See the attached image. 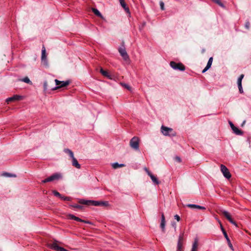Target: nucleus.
Masks as SVG:
<instances>
[{
    "label": "nucleus",
    "instance_id": "nucleus-1",
    "mask_svg": "<svg viewBox=\"0 0 251 251\" xmlns=\"http://www.w3.org/2000/svg\"><path fill=\"white\" fill-rule=\"evenodd\" d=\"M54 82L56 85L55 87H53V85L51 84L50 83L48 85V82L45 81L44 83V91H46L48 89L55 90L58 88L67 86L71 83V81L69 80L66 81H59L58 79H54L52 83H53Z\"/></svg>",
    "mask_w": 251,
    "mask_h": 251
},
{
    "label": "nucleus",
    "instance_id": "nucleus-2",
    "mask_svg": "<svg viewBox=\"0 0 251 251\" xmlns=\"http://www.w3.org/2000/svg\"><path fill=\"white\" fill-rule=\"evenodd\" d=\"M118 51L120 53L121 56L123 57V59L126 61V62L129 63V57L127 53L126 48L124 45V43L118 48Z\"/></svg>",
    "mask_w": 251,
    "mask_h": 251
},
{
    "label": "nucleus",
    "instance_id": "nucleus-3",
    "mask_svg": "<svg viewBox=\"0 0 251 251\" xmlns=\"http://www.w3.org/2000/svg\"><path fill=\"white\" fill-rule=\"evenodd\" d=\"M161 130L162 134L165 136H175L176 135L175 132L171 128L162 126Z\"/></svg>",
    "mask_w": 251,
    "mask_h": 251
},
{
    "label": "nucleus",
    "instance_id": "nucleus-4",
    "mask_svg": "<svg viewBox=\"0 0 251 251\" xmlns=\"http://www.w3.org/2000/svg\"><path fill=\"white\" fill-rule=\"evenodd\" d=\"M220 213L224 215L231 224L237 227L236 223L233 220L230 213L228 211L224 209H221L220 210Z\"/></svg>",
    "mask_w": 251,
    "mask_h": 251
},
{
    "label": "nucleus",
    "instance_id": "nucleus-5",
    "mask_svg": "<svg viewBox=\"0 0 251 251\" xmlns=\"http://www.w3.org/2000/svg\"><path fill=\"white\" fill-rule=\"evenodd\" d=\"M170 65L175 70L184 71L185 69V66L181 63L171 61Z\"/></svg>",
    "mask_w": 251,
    "mask_h": 251
},
{
    "label": "nucleus",
    "instance_id": "nucleus-6",
    "mask_svg": "<svg viewBox=\"0 0 251 251\" xmlns=\"http://www.w3.org/2000/svg\"><path fill=\"white\" fill-rule=\"evenodd\" d=\"M131 147L136 150L139 149V139L137 137H133L130 141Z\"/></svg>",
    "mask_w": 251,
    "mask_h": 251
},
{
    "label": "nucleus",
    "instance_id": "nucleus-7",
    "mask_svg": "<svg viewBox=\"0 0 251 251\" xmlns=\"http://www.w3.org/2000/svg\"><path fill=\"white\" fill-rule=\"evenodd\" d=\"M218 223L220 224V227H221V230L223 233V234L225 236V237L226 238L227 243H228V245L229 246V247H230V248L232 250H233V246L230 242V241L229 240V238H228V235L226 231V230H225V229L224 228L222 225V223L221 222V221L219 220H218Z\"/></svg>",
    "mask_w": 251,
    "mask_h": 251
},
{
    "label": "nucleus",
    "instance_id": "nucleus-8",
    "mask_svg": "<svg viewBox=\"0 0 251 251\" xmlns=\"http://www.w3.org/2000/svg\"><path fill=\"white\" fill-rule=\"evenodd\" d=\"M221 171L222 172L224 176L227 179H229L231 177V175L229 172V170L227 168L226 166L225 165L221 164Z\"/></svg>",
    "mask_w": 251,
    "mask_h": 251
},
{
    "label": "nucleus",
    "instance_id": "nucleus-9",
    "mask_svg": "<svg viewBox=\"0 0 251 251\" xmlns=\"http://www.w3.org/2000/svg\"><path fill=\"white\" fill-rule=\"evenodd\" d=\"M24 96L15 95H14L13 97L8 98L6 99V102L7 103H9L11 101H18L20 100H22L24 99Z\"/></svg>",
    "mask_w": 251,
    "mask_h": 251
},
{
    "label": "nucleus",
    "instance_id": "nucleus-10",
    "mask_svg": "<svg viewBox=\"0 0 251 251\" xmlns=\"http://www.w3.org/2000/svg\"><path fill=\"white\" fill-rule=\"evenodd\" d=\"M41 59L42 63L45 65H48V61L47 59V55L46 52V49L44 46L43 47L42 50V55H41Z\"/></svg>",
    "mask_w": 251,
    "mask_h": 251
},
{
    "label": "nucleus",
    "instance_id": "nucleus-11",
    "mask_svg": "<svg viewBox=\"0 0 251 251\" xmlns=\"http://www.w3.org/2000/svg\"><path fill=\"white\" fill-rule=\"evenodd\" d=\"M50 247L52 249H53L57 251H69L63 248L58 246L57 243H52V244L50 245Z\"/></svg>",
    "mask_w": 251,
    "mask_h": 251
},
{
    "label": "nucleus",
    "instance_id": "nucleus-12",
    "mask_svg": "<svg viewBox=\"0 0 251 251\" xmlns=\"http://www.w3.org/2000/svg\"><path fill=\"white\" fill-rule=\"evenodd\" d=\"M91 205H94V206H100V205L106 206V205H108V202L107 201H92Z\"/></svg>",
    "mask_w": 251,
    "mask_h": 251
},
{
    "label": "nucleus",
    "instance_id": "nucleus-13",
    "mask_svg": "<svg viewBox=\"0 0 251 251\" xmlns=\"http://www.w3.org/2000/svg\"><path fill=\"white\" fill-rule=\"evenodd\" d=\"M186 206L191 208H197L201 210H205L206 209V208L204 206L194 204H188Z\"/></svg>",
    "mask_w": 251,
    "mask_h": 251
},
{
    "label": "nucleus",
    "instance_id": "nucleus-14",
    "mask_svg": "<svg viewBox=\"0 0 251 251\" xmlns=\"http://www.w3.org/2000/svg\"><path fill=\"white\" fill-rule=\"evenodd\" d=\"M160 227L163 232L165 231V218L163 213L161 214V221L160 224Z\"/></svg>",
    "mask_w": 251,
    "mask_h": 251
},
{
    "label": "nucleus",
    "instance_id": "nucleus-15",
    "mask_svg": "<svg viewBox=\"0 0 251 251\" xmlns=\"http://www.w3.org/2000/svg\"><path fill=\"white\" fill-rule=\"evenodd\" d=\"M212 61H213V58L210 57L208 60V61L207 63L206 66L202 71V72L203 73L205 72L207 70H208L211 67V66L212 63Z\"/></svg>",
    "mask_w": 251,
    "mask_h": 251
},
{
    "label": "nucleus",
    "instance_id": "nucleus-16",
    "mask_svg": "<svg viewBox=\"0 0 251 251\" xmlns=\"http://www.w3.org/2000/svg\"><path fill=\"white\" fill-rule=\"evenodd\" d=\"M100 72L104 77L111 78V77L113 76L108 71L104 70L102 68L100 69Z\"/></svg>",
    "mask_w": 251,
    "mask_h": 251
},
{
    "label": "nucleus",
    "instance_id": "nucleus-17",
    "mask_svg": "<svg viewBox=\"0 0 251 251\" xmlns=\"http://www.w3.org/2000/svg\"><path fill=\"white\" fill-rule=\"evenodd\" d=\"M52 181L55 180H58L62 178V175L60 173H55L50 176Z\"/></svg>",
    "mask_w": 251,
    "mask_h": 251
},
{
    "label": "nucleus",
    "instance_id": "nucleus-18",
    "mask_svg": "<svg viewBox=\"0 0 251 251\" xmlns=\"http://www.w3.org/2000/svg\"><path fill=\"white\" fill-rule=\"evenodd\" d=\"M198 247V240L197 238H195L194 242L192 245V248L191 251H197Z\"/></svg>",
    "mask_w": 251,
    "mask_h": 251
},
{
    "label": "nucleus",
    "instance_id": "nucleus-19",
    "mask_svg": "<svg viewBox=\"0 0 251 251\" xmlns=\"http://www.w3.org/2000/svg\"><path fill=\"white\" fill-rule=\"evenodd\" d=\"M72 165L77 169L80 168V165L75 157L72 158Z\"/></svg>",
    "mask_w": 251,
    "mask_h": 251
},
{
    "label": "nucleus",
    "instance_id": "nucleus-20",
    "mask_svg": "<svg viewBox=\"0 0 251 251\" xmlns=\"http://www.w3.org/2000/svg\"><path fill=\"white\" fill-rule=\"evenodd\" d=\"M79 202L81 204H85V205H91L92 201L81 199L79 201Z\"/></svg>",
    "mask_w": 251,
    "mask_h": 251
},
{
    "label": "nucleus",
    "instance_id": "nucleus-21",
    "mask_svg": "<svg viewBox=\"0 0 251 251\" xmlns=\"http://www.w3.org/2000/svg\"><path fill=\"white\" fill-rule=\"evenodd\" d=\"M125 165L124 164H119L117 162L113 163L112 164V167L113 168L116 169L118 168L125 167Z\"/></svg>",
    "mask_w": 251,
    "mask_h": 251
},
{
    "label": "nucleus",
    "instance_id": "nucleus-22",
    "mask_svg": "<svg viewBox=\"0 0 251 251\" xmlns=\"http://www.w3.org/2000/svg\"><path fill=\"white\" fill-rule=\"evenodd\" d=\"M92 11L96 16L100 17L101 19H103V17L97 9L93 8H92Z\"/></svg>",
    "mask_w": 251,
    "mask_h": 251
},
{
    "label": "nucleus",
    "instance_id": "nucleus-23",
    "mask_svg": "<svg viewBox=\"0 0 251 251\" xmlns=\"http://www.w3.org/2000/svg\"><path fill=\"white\" fill-rule=\"evenodd\" d=\"M120 4H121V6L124 8L125 11L127 13H129V8L127 7H126V4L124 0L122 1H121L120 2Z\"/></svg>",
    "mask_w": 251,
    "mask_h": 251
},
{
    "label": "nucleus",
    "instance_id": "nucleus-24",
    "mask_svg": "<svg viewBox=\"0 0 251 251\" xmlns=\"http://www.w3.org/2000/svg\"><path fill=\"white\" fill-rule=\"evenodd\" d=\"M232 130L233 131L234 133H235L236 135H242L243 134V132L239 129L237 127L235 126L233 129H232Z\"/></svg>",
    "mask_w": 251,
    "mask_h": 251
},
{
    "label": "nucleus",
    "instance_id": "nucleus-25",
    "mask_svg": "<svg viewBox=\"0 0 251 251\" xmlns=\"http://www.w3.org/2000/svg\"><path fill=\"white\" fill-rule=\"evenodd\" d=\"M64 151L65 152H69V156H70V157L71 158H73V157H75L73 151L71 150H70V149H64Z\"/></svg>",
    "mask_w": 251,
    "mask_h": 251
},
{
    "label": "nucleus",
    "instance_id": "nucleus-26",
    "mask_svg": "<svg viewBox=\"0 0 251 251\" xmlns=\"http://www.w3.org/2000/svg\"><path fill=\"white\" fill-rule=\"evenodd\" d=\"M151 178L154 184H158L159 183V181L158 179L154 175L151 176Z\"/></svg>",
    "mask_w": 251,
    "mask_h": 251
},
{
    "label": "nucleus",
    "instance_id": "nucleus-27",
    "mask_svg": "<svg viewBox=\"0 0 251 251\" xmlns=\"http://www.w3.org/2000/svg\"><path fill=\"white\" fill-rule=\"evenodd\" d=\"M182 242H178L177 246V251H182Z\"/></svg>",
    "mask_w": 251,
    "mask_h": 251
},
{
    "label": "nucleus",
    "instance_id": "nucleus-28",
    "mask_svg": "<svg viewBox=\"0 0 251 251\" xmlns=\"http://www.w3.org/2000/svg\"><path fill=\"white\" fill-rule=\"evenodd\" d=\"M74 220H75V221H78V222H83V223H88V224H89L90 222L89 221H84L83 220H82L80 218L77 217H75V219Z\"/></svg>",
    "mask_w": 251,
    "mask_h": 251
},
{
    "label": "nucleus",
    "instance_id": "nucleus-29",
    "mask_svg": "<svg viewBox=\"0 0 251 251\" xmlns=\"http://www.w3.org/2000/svg\"><path fill=\"white\" fill-rule=\"evenodd\" d=\"M18 82H24L26 83L32 84V82L30 79H18Z\"/></svg>",
    "mask_w": 251,
    "mask_h": 251
},
{
    "label": "nucleus",
    "instance_id": "nucleus-30",
    "mask_svg": "<svg viewBox=\"0 0 251 251\" xmlns=\"http://www.w3.org/2000/svg\"><path fill=\"white\" fill-rule=\"evenodd\" d=\"M184 234V232H182L180 233V234L179 235L178 242H183Z\"/></svg>",
    "mask_w": 251,
    "mask_h": 251
},
{
    "label": "nucleus",
    "instance_id": "nucleus-31",
    "mask_svg": "<svg viewBox=\"0 0 251 251\" xmlns=\"http://www.w3.org/2000/svg\"><path fill=\"white\" fill-rule=\"evenodd\" d=\"M214 2L218 4L222 7L225 8V5L220 1V0H212Z\"/></svg>",
    "mask_w": 251,
    "mask_h": 251
},
{
    "label": "nucleus",
    "instance_id": "nucleus-32",
    "mask_svg": "<svg viewBox=\"0 0 251 251\" xmlns=\"http://www.w3.org/2000/svg\"><path fill=\"white\" fill-rule=\"evenodd\" d=\"M52 193L55 196L59 197L61 199L62 195L59 192H58L56 190H53L52 191Z\"/></svg>",
    "mask_w": 251,
    "mask_h": 251
},
{
    "label": "nucleus",
    "instance_id": "nucleus-33",
    "mask_svg": "<svg viewBox=\"0 0 251 251\" xmlns=\"http://www.w3.org/2000/svg\"><path fill=\"white\" fill-rule=\"evenodd\" d=\"M61 199H62L64 201H70L72 200V198L71 197H65V196H62L61 198Z\"/></svg>",
    "mask_w": 251,
    "mask_h": 251
},
{
    "label": "nucleus",
    "instance_id": "nucleus-34",
    "mask_svg": "<svg viewBox=\"0 0 251 251\" xmlns=\"http://www.w3.org/2000/svg\"><path fill=\"white\" fill-rule=\"evenodd\" d=\"M75 217V216L73 214H70L67 215L68 219H70V220H74Z\"/></svg>",
    "mask_w": 251,
    "mask_h": 251
},
{
    "label": "nucleus",
    "instance_id": "nucleus-35",
    "mask_svg": "<svg viewBox=\"0 0 251 251\" xmlns=\"http://www.w3.org/2000/svg\"><path fill=\"white\" fill-rule=\"evenodd\" d=\"M4 175L5 176H9V177H16V175H14V174H11L7 173H4Z\"/></svg>",
    "mask_w": 251,
    "mask_h": 251
},
{
    "label": "nucleus",
    "instance_id": "nucleus-36",
    "mask_svg": "<svg viewBox=\"0 0 251 251\" xmlns=\"http://www.w3.org/2000/svg\"><path fill=\"white\" fill-rule=\"evenodd\" d=\"M121 85L124 86L128 90L131 91V87L128 85L124 83H121Z\"/></svg>",
    "mask_w": 251,
    "mask_h": 251
},
{
    "label": "nucleus",
    "instance_id": "nucleus-37",
    "mask_svg": "<svg viewBox=\"0 0 251 251\" xmlns=\"http://www.w3.org/2000/svg\"><path fill=\"white\" fill-rule=\"evenodd\" d=\"M242 79H238V81H237V84H238V88H242Z\"/></svg>",
    "mask_w": 251,
    "mask_h": 251
},
{
    "label": "nucleus",
    "instance_id": "nucleus-38",
    "mask_svg": "<svg viewBox=\"0 0 251 251\" xmlns=\"http://www.w3.org/2000/svg\"><path fill=\"white\" fill-rule=\"evenodd\" d=\"M160 8L161 9L163 10H164V3L163 1H160Z\"/></svg>",
    "mask_w": 251,
    "mask_h": 251
},
{
    "label": "nucleus",
    "instance_id": "nucleus-39",
    "mask_svg": "<svg viewBox=\"0 0 251 251\" xmlns=\"http://www.w3.org/2000/svg\"><path fill=\"white\" fill-rule=\"evenodd\" d=\"M70 206H71L72 207H74V208H81V207H82L81 205H77V204H76V205H71Z\"/></svg>",
    "mask_w": 251,
    "mask_h": 251
},
{
    "label": "nucleus",
    "instance_id": "nucleus-40",
    "mask_svg": "<svg viewBox=\"0 0 251 251\" xmlns=\"http://www.w3.org/2000/svg\"><path fill=\"white\" fill-rule=\"evenodd\" d=\"M175 160L178 162H181V158L179 157V156H176L175 157Z\"/></svg>",
    "mask_w": 251,
    "mask_h": 251
},
{
    "label": "nucleus",
    "instance_id": "nucleus-41",
    "mask_svg": "<svg viewBox=\"0 0 251 251\" xmlns=\"http://www.w3.org/2000/svg\"><path fill=\"white\" fill-rule=\"evenodd\" d=\"M171 225L172 226L174 227L175 228V230H176V222H172V223H171Z\"/></svg>",
    "mask_w": 251,
    "mask_h": 251
},
{
    "label": "nucleus",
    "instance_id": "nucleus-42",
    "mask_svg": "<svg viewBox=\"0 0 251 251\" xmlns=\"http://www.w3.org/2000/svg\"><path fill=\"white\" fill-rule=\"evenodd\" d=\"M175 219L177 220V221H179L180 220V217L178 215H176L174 216Z\"/></svg>",
    "mask_w": 251,
    "mask_h": 251
},
{
    "label": "nucleus",
    "instance_id": "nucleus-43",
    "mask_svg": "<svg viewBox=\"0 0 251 251\" xmlns=\"http://www.w3.org/2000/svg\"><path fill=\"white\" fill-rule=\"evenodd\" d=\"M229 125L230 126V127L232 128V129H233V128L235 127V126L233 125V124L231 122H229Z\"/></svg>",
    "mask_w": 251,
    "mask_h": 251
},
{
    "label": "nucleus",
    "instance_id": "nucleus-44",
    "mask_svg": "<svg viewBox=\"0 0 251 251\" xmlns=\"http://www.w3.org/2000/svg\"><path fill=\"white\" fill-rule=\"evenodd\" d=\"M245 27L247 28V29H249V27H250V23L249 22H247L246 23V25H245Z\"/></svg>",
    "mask_w": 251,
    "mask_h": 251
},
{
    "label": "nucleus",
    "instance_id": "nucleus-45",
    "mask_svg": "<svg viewBox=\"0 0 251 251\" xmlns=\"http://www.w3.org/2000/svg\"><path fill=\"white\" fill-rule=\"evenodd\" d=\"M46 179H47V182H50V181H52V180L51 179V178L50 176V177H49L47 178Z\"/></svg>",
    "mask_w": 251,
    "mask_h": 251
},
{
    "label": "nucleus",
    "instance_id": "nucleus-46",
    "mask_svg": "<svg viewBox=\"0 0 251 251\" xmlns=\"http://www.w3.org/2000/svg\"><path fill=\"white\" fill-rule=\"evenodd\" d=\"M239 92H240V93H243V90L242 87L241 88H239Z\"/></svg>",
    "mask_w": 251,
    "mask_h": 251
},
{
    "label": "nucleus",
    "instance_id": "nucleus-47",
    "mask_svg": "<svg viewBox=\"0 0 251 251\" xmlns=\"http://www.w3.org/2000/svg\"><path fill=\"white\" fill-rule=\"evenodd\" d=\"M244 77V75L243 74H242L240 75V76L238 77V78H243Z\"/></svg>",
    "mask_w": 251,
    "mask_h": 251
},
{
    "label": "nucleus",
    "instance_id": "nucleus-48",
    "mask_svg": "<svg viewBox=\"0 0 251 251\" xmlns=\"http://www.w3.org/2000/svg\"><path fill=\"white\" fill-rule=\"evenodd\" d=\"M147 174L150 176V177H151V176H153V175L151 174V172H148V173H147Z\"/></svg>",
    "mask_w": 251,
    "mask_h": 251
},
{
    "label": "nucleus",
    "instance_id": "nucleus-49",
    "mask_svg": "<svg viewBox=\"0 0 251 251\" xmlns=\"http://www.w3.org/2000/svg\"><path fill=\"white\" fill-rule=\"evenodd\" d=\"M42 183H47V179L46 178V179H45L43 180L42 181Z\"/></svg>",
    "mask_w": 251,
    "mask_h": 251
},
{
    "label": "nucleus",
    "instance_id": "nucleus-50",
    "mask_svg": "<svg viewBox=\"0 0 251 251\" xmlns=\"http://www.w3.org/2000/svg\"><path fill=\"white\" fill-rule=\"evenodd\" d=\"M245 123H246V121L245 120L243 121V123L242 124L241 126H243L245 125Z\"/></svg>",
    "mask_w": 251,
    "mask_h": 251
},
{
    "label": "nucleus",
    "instance_id": "nucleus-51",
    "mask_svg": "<svg viewBox=\"0 0 251 251\" xmlns=\"http://www.w3.org/2000/svg\"><path fill=\"white\" fill-rule=\"evenodd\" d=\"M145 170L146 172H147V173H148V172H150V171L148 170L147 168H146L145 169Z\"/></svg>",
    "mask_w": 251,
    "mask_h": 251
},
{
    "label": "nucleus",
    "instance_id": "nucleus-52",
    "mask_svg": "<svg viewBox=\"0 0 251 251\" xmlns=\"http://www.w3.org/2000/svg\"><path fill=\"white\" fill-rule=\"evenodd\" d=\"M124 0H119V1H120V2L121 1H124Z\"/></svg>",
    "mask_w": 251,
    "mask_h": 251
},
{
    "label": "nucleus",
    "instance_id": "nucleus-53",
    "mask_svg": "<svg viewBox=\"0 0 251 251\" xmlns=\"http://www.w3.org/2000/svg\"><path fill=\"white\" fill-rule=\"evenodd\" d=\"M24 78L27 79V78H28L27 77H25Z\"/></svg>",
    "mask_w": 251,
    "mask_h": 251
},
{
    "label": "nucleus",
    "instance_id": "nucleus-54",
    "mask_svg": "<svg viewBox=\"0 0 251 251\" xmlns=\"http://www.w3.org/2000/svg\"><path fill=\"white\" fill-rule=\"evenodd\" d=\"M65 153L69 154V152H65Z\"/></svg>",
    "mask_w": 251,
    "mask_h": 251
}]
</instances>
